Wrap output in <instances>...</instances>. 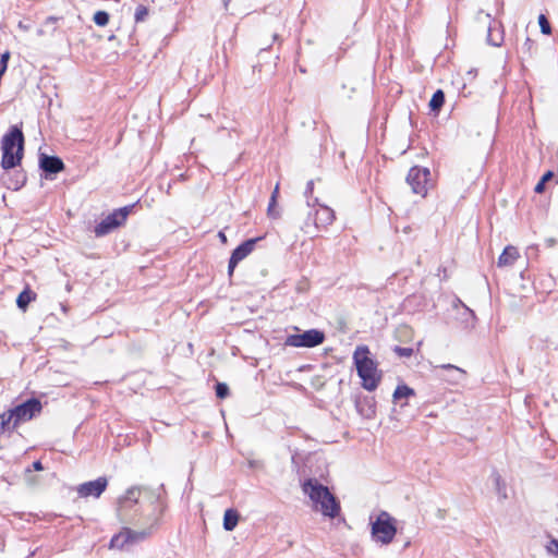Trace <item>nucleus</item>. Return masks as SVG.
<instances>
[{
    "label": "nucleus",
    "instance_id": "e433bc0d",
    "mask_svg": "<svg viewBox=\"0 0 558 558\" xmlns=\"http://www.w3.org/2000/svg\"><path fill=\"white\" fill-rule=\"evenodd\" d=\"M557 241L554 238H548L545 240V244L547 247H554L556 245Z\"/></svg>",
    "mask_w": 558,
    "mask_h": 558
},
{
    "label": "nucleus",
    "instance_id": "37998d69",
    "mask_svg": "<svg viewBox=\"0 0 558 558\" xmlns=\"http://www.w3.org/2000/svg\"><path fill=\"white\" fill-rule=\"evenodd\" d=\"M19 27H20L21 29H23V31H28V26L23 25V23H22V22H20V23H19Z\"/></svg>",
    "mask_w": 558,
    "mask_h": 558
},
{
    "label": "nucleus",
    "instance_id": "79ce46f5",
    "mask_svg": "<svg viewBox=\"0 0 558 558\" xmlns=\"http://www.w3.org/2000/svg\"><path fill=\"white\" fill-rule=\"evenodd\" d=\"M532 251H537V245H530L527 247V254H530Z\"/></svg>",
    "mask_w": 558,
    "mask_h": 558
},
{
    "label": "nucleus",
    "instance_id": "72a5a7b5",
    "mask_svg": "<svg viewBox=\"0 0 558 558\" xmlns=\"http://www.w3.org/2000/svg\"><path fill=\"white\" fill-rule=\"evenodd\" d=\"M546 548L549 554L558 555V539L553 538Z\"/></svg>",
    "mask_w": 558,
    "mask_h": 558
},
{
    "label": "nucleus",
    "instance_id": "39448f33",
    "mask_svg": "<svg viewBox=\"0 0 558 558\" xmlns=\"http://www.w3.org/2000/svg\"><path fill=\"white\" fill-rule=\"evenodd\" d=\"M154 504H156L153 508V511L149 513V521H151L150 527L154 525H157L160 518L163 514L165 511V504L159 495L153 496ZM128 531V545L129 549L134 546L135 544H138L140 542L144 541L151 534V529L143 530V531H134L130 527H126Z\"/></svg>",
    "mask_w": 558,
    "mask_h": 558
},
{
    "label": "nucleus",
    "instance_id": "20e7f679",
    "mask_svg": "<svg viewBox=\"0 0 558 558\" xmlns=\"http://www.w3.org/2000/svg\"><path fill=\"white\" fill-rule=\"evenodd\" d=\"M396 520L386 511H383L372 523V536L376 543L390 544L396 534Z\"/></svg>",
    "mask_w": 558,
    "mask_h": 558
},
{
    "label": "nucleus",
    "instance_id": "7ed1b4c3",
    "mask_svg": "<svg viewBox=\"0 0 558 558\" xmlns=\"http://www.w3.org/2000/svg\"><path fill=\"white\" fill-rule=\"evenodd\" d=\"M1 167L5 170L17 167L24 156V135L22 129L13 125L1 140Z\"/></svg>",
    "mask_w": 558,
    "mask_h": 558
},
{
    "label": "nucleus",
    "instance_id": "f257e3e1",
    "mask_svg": "<svg viewBox=\"0 0 558 558\" xmlns=\"http://www.w3.org/2000/svg\"><path fill=\"white\" fill-rule=\"evenodd\" d=\"M353 362L362 388L369 392L375 391L383 379V372L367 345L356 347L353 352Z\"/></svg>",
    "mask_w": 558,
    "mask_h": 558
},
{
    "label": "nucleus",
    "instance_id": "f3484780",
    "mask_svg": "<svg viewBox=\"0 0 558 558\" xmlns=\"http://www.w3.org/2000/svg\"><path fill=\"white\" fill-rule=\"evenodd\" d=\"M519 256L520 255H519L518 248L515 246L508 245L505 247V250L500 254L497 264L499 267L512 266L515 263V260L519 258Z\"/></svg>",
    "mask_w": 558,
    "mask_h": 558
},
{
    "label": "nucleus",
    "instance_id": "2eb2a0df",
    "mask_svg": "<svg viewBox=\"0 0 558 558\" xmlns=\"http://www.w3.org/2000/svg\"><path fill=\"white\" fill-rule=\"evenodd\" d=\"M39 166L46 174H56L64 169L63 161L57 156L41 155Z\"/></svg>",
    "mask_w": 558,
    "mask_h": 558
},
{
    "label": "nucleus",
    "instance_id": "a878e982",
    "mask_svg": "<svg viewBox=\"0 0 558 558\" xmlns=\"http://www.w3.org/2000/svg\"><path fill=\"white\" fill-rule=\"evenodd\" d=\"M555 174L553 171H547L543 174L541 180L537 182V184L534 187V191L536 193H543L545 191V185L547 182L551 181L554 179Z\"/></svg>",
    "mask_w": 558,
    "mask_h": 558
},
{
    "label": "nucleus",
    "instance_id": "7c9ffc66",
    "mask_svg": "<svg viewBox=\"0 0 558 558\" xmlns=\"http://www.w3.org/2000/svg\"><path fill=\"white\" fill-rule=\"evenodd\" d=\"M538 24H539V27H541V32L543 34L549 35L551 33L550 24H549L548 20L546 19V16L544 14H541L538 16Z\"/></svg>",
    "mask_w": 558,
    "mask_h": 558
},
{
    "label": "nucleus",
    "instance_id": "412c9836",
    "mask_svg": "<svg viewBox=\"0 0 558 558\" xmlns=\"http://www.w3.org/2000/svg\"><path fill=\"white\" fill-rule=\"evenodd\" d=\"M36 293L33 292L31 289L26 288L24 289L16 299V304L19 308L25 311L28 306V304L35 300Z\"/></svg>",
    "mask_w": 558,
    "mask_h": 558
},
{
    "label": "nucleus",
    "instance_id": "3c124183",
    "mask_svg": "<svg viewBox=\"0 0 558 558\" xmlns=\"http://www.w3.org/2000/svg\"><path fill=\"white\" fill-rule=\"evenodd\" d=\"M322 207V209H326V210H329L330 208L328 206H323V205H319Z\"/></svg>",
    "mask_w": 558,
    "mask_h": 558
},
{
    "label": "nucleus",
    "instance_id": "f03ea898",
    "mask_svg": "<svg viewBox=\"0 0 558 558\" xmlns=\"http://www.w3.org/2000/svg\"><path fill=\"white\" fill-rule=\"evenodd\" d=\"M303 492L306 494L313 509L320 512L324 517L335 519L340 513V502L328 487L320 484L316 478H308L303 483Z\"/></svg>",
    "mask_w": 558,
    "mask_h": 558
},
{
    "label": "nucleus",
    "instance_id": "cd10ccee",
    "mask_svg": "<svg viewBox=\"0 0 558 558\" xmlns=\"http://www.w3.org/2000/svg\"><path fill=\"white\" fill-rule=\"evenodd\" d=\"M148 15L147 7L140 4L136 7L134 19L136 23L144 22Z\"/></svg>",
    "mask_w": 558,
    "mask_h": 558
},
{
    "label": "nucleus",
    "instance_id": "9d476101",
    "mask_svg": "<svg viewBox=\"0 0 558 558\" xmlns=\"http://www.w3.org/2000/svg\"><path fill=\"white\" fill-rule=\"evenodd\" d=\"M430 171L428 168L412 167L408 173L407 182L412 187L413 193L425 196L429 182Z\"/></svg>",
    "mask_w": 558,
    "mask_h": 558
},
{
    "label": "nucleus",
    "instance_id": "4be33fe9",
    "mask_svg": "<svg viewBox=\"0 0 558 558\" xmlns=\"http://www.w3.org/2000/svg\"><path fill=\"white\" fill-rule=\"evenodd\" d=\"M414 396H415L414 389H412L411 387H409L405 384H402V385L397 386V388L393 391L392 398H393L395 402H398L402 399H407V398L414 397Z\"/></svg>",
    "mask_w": 558,
    "mask_h": 558
},
{
    "label": "nucleus",
    "instance_id": "393cba45",
    "mask_svg": "<svg viewBox=\"0 0 558 558\" xmlns=\"http://www.w3.org/2000/svg\"><path fill=\"white\" fill-rule=\"evenodd\" d=\"M1 423H0V429L2 432H13L14 429H12V424H14V416L11 412V410H9L8 412H4L1 416Z\"/></svg>",
    "mask_w": 558,
    "mask_h": 558
},
{
    "label": "nucleus",
    "instance_id": "c85d7f7f",
    "mask_svg": "<svg viewBox=\"0 0 558 558\" xmlns=\"http://www.w3.org/2000/svg\"><path fill=\"white\" fill-rule=\"evenodd\" d=\"M94 22L98 25V26H106L109 22V14L105 11H97L95 14H94Z\"/></svg>",
    "mask_w": 558,
    "mask_h": 558
},
{
    "label": "nucleus",
    "instance_id": "9b49d317",
    "mask_svg": "<svg viewBox=\"0 0 558 558\" xmlns=\"http://www.w3.org/2000/svg\"><path fill=\"white\" fill-rule=\"evenodd\" d=\"M262 239V236L248 239L232 251L228 265V275L230 277L233 275L236 265L254 251L256 243Z\"/></svg>",
    "mask_w": 558,
    "mask_h": 558
},
{
    "label": "nucleus",
    "instance_id": "dca6fc26",
    "mask_svg": "<svg viewBox=\"0 0 558 558\" xmlns=\"http://www.w3.org/2000/svg\"><path fill=\"white\" fill-rule=\"evenodd\" d=\"M437 368L448 373L447 375H444L442 378L450 384H458L465 376V371L452 364H441L438 365Z\"/></svg>",
    "mask_w": 558,
    "mask_h": 558
},
{
    "label": "nucleus",
    "instance_id": "a18cd8bd",
    "mask_svg": "<svg viewBox=\"0 0 558 558\" xmlns=\"http://www.w3.org/2000/svg\"><path fill=\"white\" fill-rule=\"evenodd\" d=\"M375 411H374V408L373 407H369L368 408V413L366 414L367 416H369L371 414H373Z\"/></svg>",
    "mask_w": 558,
    "mask_h": 558
},
{
    "label": "nucleus",
    "instance_id": "c756f323",
    "mask_svg": "<svg viewBox=\"0 0 558 558\" xmlns=\"http://www.w3.org/2000/svg\"><path fill=\"white\" fill-rule=\"evenodd\" d=\"M215 390H216V396L219 399H225L229 396V387L225 383H217Z\"/></svg>",
    "mask_w": 558,
    "mask_h": 558
},
{
    "label": "nucleus",
    "instance_id": "c03bdc74",
    "mask_svg": "<svg viewBox=\"0 0 558 558\" xmlns=\"http://www.w3.org/2000/svg\"><path fill=\"white\" fill-rule=\"evenodd\" d=\"M312 189H313V181H310V182L307 183V190H306V192H307V191H312Z\"/></svg>",
    "mask_w": 558,
    "mask_h": 558
},
{
    "label": "nucleus",
    "instance_id": "4468645a",
    "mask_svg": "<svg viewBox=\"0 0 558 558\" xmlns=\"http://www.w3.org/2000/svg\"><path fill=\"white\" fill-rule=\"evenodd\" d=\"M333 220L335 211H310L305 222V232L312 233L311 225L319 230L332 223Z\"/></svg>",
    "mask_w": 558,
    "mask_h": 558
},
{
    "label": "nucleus",
    "instance_id": "ea45409f",
    "mask_svg": "<svg viewBox=\"0 0 558 558\" xmlns=\"http://www.w3.org/2000/svg\"><path fill=\"white\" fill-rule=\"evenodd\" d=\"M279 214H280V211H275V210L268 211L269 217L272 219L279 218V216H280Z\"/></svg>",
    "mask_w": 558,
    "mask_h": 558
},
{
    "label": "nucleus",
    "instance_id": "09e8293b",
    "mask_svg": "<svg viewBox=\"0 0 558 558\" xmlns=\"http://www.w3.org/2000/svg\"><path fill=\"white\" fill-rule=\"evenodd\" d=\"M355 408H356L357 411H362L359 401L355 402Z\"/></svg>",
    "mask_w": 558,
    "mask_h": 558
},
{
    "label": "nucleus",
    "instance_id": "4c0bfd02",
    "mask_svg": "<svg viewBox=\"0 0 558 558\" xmlns=\"http://www.w3.org/2000/svg\"><path fill=\"white\" fill-rule=\"evenodd\" d=\"M33 469H34L35 471H41V470H44L43 463H41L40 461H35V462L33 463Z\"/></svg>",
    "mask_w": 558,
    "mask_h": 558
},
{
    "label": "nucleus",
    "instance_id": "1a4fd4ad",
    "mask_svg": "<svg viewBox=\"0 0 558 558\" xmlns=\"http://www.w3.org/2000/svg\"><path fill=\"white\" fill-rule=\"evenodd\" d=\"M131 211H112L94 228V233L97 238L105 236L113 232L119 227L123 226Z\"/></svg>",
    "mask_w": 558,
    "mask_h": 558
},
{
    "label": "nucleus",
    "instance_id": "423d86ee",
    "mask_svg": "<svg viewBox=\"0 0 558 558\" xmlns=\"http://www.w3.org/2000/svg\"><path fill=\"white\" fill-rule=\"evenodd\" d=\"M154 504H156L153 508V511L149 513V521H151L150 527L154 525H157L160 518L163 514L165 511V504L159 495L153 496ZM128 531V545L129 549L134 546L135 544H138L140 542L144 541L151 534V529L143 530V531H134L130 527H126Z\"/></svg>",
    "mask_w": 558,
    "mask_h": 558
},
{
    "label": "nucleus",
    "instance_id": "5701e85b",
    "mask_svg": "<svg viewBox=\"0 0 558 558\" xmlns=\"http://www.w3.org/2000/svg\"><path fill=\"white\" fill-rule=\"evenodd\" d=\"M493 478L495 483L496 493L501 499H506L507 496V485L502 480L501 475L498 472L493 473Z\"/></svg>",
    "mask_w": 558,
    "mask_h": 558
},
{
    "label": "nucleus",
    "instance_id": "f8f14e48",
    "mask_svg": "<svg viewBox=\"0 0 558 558\" xmlns=\"http://www.w3.org/2000/svg\"><path fill=\"white\" fill-rule=\"evenodd\" d=\"M143 490L146 492L147 489L142 486H132L118 499L117 511L121 519H126L128 511L138 504V498Z\"/></svg>",
    "mask_w": 558,
    "mask_h": 558
},
{
    "label": "nucleus",
    "instance_id": "de8ad7c7",
    "mask_svg": "<svg viewBox=\"0 0 558 558\" xmlns=\"http://www.w3.org/2000/svg\"><path fill=\"white\" fill-rule=\"evenodd\" d=\"M278 39H279V35L277 33H274L272 40H278Z\"/></svg>",
    "mask_w": 558,
    "mask_h": 558
},
{
    "label": "nucleus",
    "instance_id": "603ef678",
    "mask_svg": "<svg viewBox=\"0 0 558 558\" xmlns=\"http://www.w3.org/2000/svg\"><path fill=\"white\" fill-rule=\"evenodd\" d=\"M410 546V542L404 543V548Z\"/></svg>",
    "mask_w": 558,
    "mask_h": 558
},
{
    "label": "nucleus",
    "instance_id": "8fccbe9b",
    "mask_svg": "<svg viewBox=\"0 0 558 558\" xmlns=\"http://www.w3.org/2000/svg\"><path fill=\"white\" fill-rule=\"evenodd\" d=\"M133 206H123L121 207L120 209H123V210H126V209H132Z\"/></svg>",
    "mask_w": 558,
    "mask_h": 558
},
{
    "label": "nucleus",
    "instance_id": "bb28decb",
    "mask_svg": "<svg viewBox=\"0 0 558 558\" xmlns=\"http://www.w3.org/2000/svg\"><path fill=\"white\" fill-rule=\"evenodd\" d=\"M58 19L54 17V16H49L46 19L45 23H44V26L45 27H48L50 28L49 31H46L44 28H39L37 29V35L38 36H43V35H46L47 33H53L56 31V23H57Z\"/></svg>",
    "mask_w": 558,
    "mask_h": 558
},
{
    "label": "nucleus",
    "instance_id": "6ab92c4d",
    "mask_svg": "<svg viewBox=\"0 0 558 558\" xmlns=\"http://www.w3.org/2000/svg\"><path fill=\"white\" fill-rule=\"evenodd\" d=\"M239 513L234 509H227L223 515V529L231 532L235 529L239 522Z\"/></svg>",
    "mask_w": 558,
    "mask_h": 558
},
{
    "label": "nucleus",
    "instance_id": "b1692460",
    "mask_svg": "<svg viewBox=\"0 0 558 558\" xmlns=\"http://www.w3.org/2000/svg\"><path fill=\"white\" fill-rule=\"evenodd\" d=\"M445 104V94L441 89H437L429 101L432 111H439Z\"/></svg>",
    "mask_w": 558,
    "mask_h": 558
},
{
    "label": "nucleus",
    "instance_id": "ddd939ff",
    "mask_svg": "<svg viewBox=\"0 0 558 558\" xmlns=\"http://www.w3.org/2000/svg\"><path fill=\"white\" fill-rule=\"evenodd\" d=\"M108 481L106 477L100 476L95 481L85 482L77 487L80 497H95L98 498L107 488Z\"/></svg>",
    "mask_w": 558,
    "mask_h": 558
},
{
    "label": "nucleus",
    "instance_id": "aec40b11",
    "mask_svg": "<svg viewBox=\"0 0 558 558\" xmlns=\"http://www.w3.org/2000/svg\"><path fill=\"white\" fill-rule=\"evenodd\" d=\"M504 41V33L499 29H496L495 25L488 26V33H487V43L494 47L501 46Z\"/></svg>",
    "mask_w": 558,
    "mask_h": 558
},
{
    "label": "nucleus",
    "instance_id": "49530a36",
    "mask_svg": "<svg viewBox=\"0 0 558 558\" xmlns=\"http://www.w3.org/2000/svg\"><path fill=\"white\" fill-rule=\"evenodd\" d=\"M222 1H223L225 8L227 9L231 0H222Z\"/></svg>",
    "mask_w": 558,
    "mask_h": 558
},
{
    "label": "nucleus",
    "instance_id": "c9c22d12",
    "mask_svg": "<svg viewBox=\"0 0 558 558\" xmlns=\"http://www.w3.org/2000/svg\"><path fill=\"white\" fill-rule=\"evenodd\" d=\"M10 59V51H5L1 54L0 62L8 64Z\"/></svg>",
    "mask_w": 558,
    "mask_h": 558
},
{
    "label": "nucleus",
    "instance_id": "0eeeda50",
    "mask_svg": "<svg viewBox=\"0 0 558 558\" xmlns=\"http://www.w3.org/2000/svg\"><path fill=\"white\" fill-rule=\"evenodd\" d=\"M325 333L318 329H310L302 333L289 335L284 344L294 348H314L325 341Z\"/></svg>",
    "mask_w": 558,
    "mask_h": 558
},
{
    "label": "nucleus",
    "instance_id": "2f4dec72",
    "mask_svg": "<svg viewBox=\"0 0 558 558\" xmlns=\"http://www.w3.org/2000/svg\"><path fill=\"white\" fill-rule=\"evenodd\" d=\"M393 352L400 357H410L413 355L414 350L412 348L396 345Z\"/></svg>",
    "mask_w": 558,
    "mask_h": 558
},
{
    "label": "nucleus",
    "instance_id": "6e6552de",
    "mask_svg": "<svg viewBox=\"0 0 558 558\" xmlns=\"http://www.w3.org/2000/svg\"><path fill=\"white\" fill-rule=\"evenodd\" d=\"M41 410V402L36 398H31L11 409V412L14 416V424H12V429H16L21 423L31 421L36 415L40 414Z\"/></svg>",
    "mask_w": 558,
    "mask_h": 558
},
{
    "label": "nucleus",
    "instance_id": "f704fd0d",
    "mask_svg": "<svg viewBox=\"0 0 558 558\" xmlns=\"http://www.w3.org/2000/svg\"><path fill=\"white\" fill-rule=\"evenodd\" d=\"M278 189H279V185L277 184L276 187H275V191L271 195V198H270V202L268 204V208L267 209H272V207L275 206L276 204V195L278 193Z\"/></svg>",
    "mask_w": 558,
    "mask_h": 558
},
{
    "label": "nucleus",
    "instance_id": "a211bd4d",
    "mask_svg": "<svg viewBox=\"0 0 558 558\" xmlns=\"http://www.w3.org/2000/svg\"><path fill=\"white\" fill-rule=\"evenodd\" d=\"M128 537L129 536L126 527H123L118 534L112 536L110 541V548H116L119 550H129Z\"/></svg>",
    "mask_w": 558,
    "mask_h": 558
},
{
    "label": "nucleus",
    "instance_id": "a19ab883",
    "mask_svg": "<svg viewBox=\"0 0 558 558\" xmlns=\"http://www.w3.org/2000/svg\"><path fill=\"white\" fill-rule=\"evenodd\" d=\"M218 236L222 243H227V236L222 231L218 233Z\"/></svg>",
    "mask_w": 558,
    "mask_h": 558
},
{
    "label": "nucleus",
    "instance_id": "473e14b6",
    "mask_svg": "<svg viewBox=\"0 0 558 558\" xmlns=\"http://www.w3.org/2000/svg\"><path fill=\"white\" fill-rule=\"evenodd\" d=\"M521 49H522V53L527 54V56L531 57L533 54L534 49H535L534 41L531 40L529 37L525 38V41L523 43Z\"/></svg>",
    "mask_w": 558,
    "mask_h": 558
},
{
    "label": "nucleus",
    "instance_id": "58836bf2",
    "mask_svg": "<svg viewBox=\"0 0 558 558\" xmlns=\"http://www.w3.org/2000/svg\"><path fill=\"white\" fill-rule=\"evenodd\" d=\"M8 69V64L0 62V75L2 76Z\"/></svg>",
    "mask_w": 558,
    "mask_h": 558
}]
</instances>
